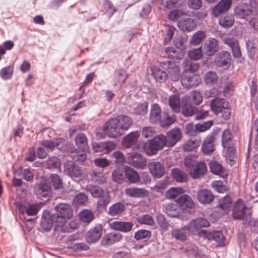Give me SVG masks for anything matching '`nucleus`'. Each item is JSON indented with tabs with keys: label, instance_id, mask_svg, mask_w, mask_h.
Listing matches in <instances>:
<instances>
[{
	"label": "nucleus",
	"instance_id": "f257e3e1",
	"mask_svg": "<svg viewBox=\"0 0 258 258\" xmlns=\"http://www.w3.org/2000/svg\"><path fill=\"white\" fill-rule=\"evenodd\" d=\"M181 138L179 128H174L167 133L166 136L162 134L157 135L151 140H148L144 144V148L148 155H155L164 147H173Z\"/></svg>",
	"mask_w": 258,
	"mask_h": 258
},
{
	"label": "nucleus",
	"instance_id": "f03ea898",
	"mask_svg": "<svg viewBox=\"0 0 258 258\" xmlns=\"http://www.w3.org/2000/svg\"><path fill=\"white\" fill-rule=\"evenodd\" d=\"M132 123V119L128 115H118L109 119L104 124L103 133L110 138L119 137L131 126Z\"/></svg>",
	"mask_w": 258,
	"mask_h": 258
},
{
	"label": "nucleus",
	"instance_id": "7ed1b4c3",
	"mask_svg": "<svg viewBox=\"0 0 258 258\" xmlns=\"http://www.w3.org/2000/svg\"><path fill=\"white\" fill-rule=\"evenodd\" d=\"M256 2L250 0L248 3H242L234 7V15L238 19L247 21L256 14Z\"/></svg>",
	"mask_w": 258,
	"mask_h": 258
},
{
	"label": "nucleus",
	"instance_id": "20e7f679",
	"mask_svg": "<svg viewBox=\"0 0 258 258\" xmlns=\"http://www.w3.org/2000/svg\"><path fill=\"white\" fill-rule=\"evenodd\" d=\"M93 198H97V208H106L110 201L109 192L97 185H89L87 188Z\"/></svg>",
	"mask_w": 258,
	"mask_h": 258
},
{
	"label": "nucleus",
	"instance_id": "39448f33",
	"mask_svg": "<svg viewBox=\"0 0 258 258\" xmlns=\"http://www.w3.org/2000/svg\"><path fill=\"white\" fill-rule=\"evenodd\" d=\"M55 210L56 213L51 215V220L54 222L64 220V219H71L73 216L72 209L68 204H58L55 206Z\"/></svg>",
	"mask_w": 258,
	"mask_h": 258
},
{
	"label": "nucleus",
	"instance_id": "423d86ee",
	"mask_svg": "<svg viewBox=\"0 0 258 258\" xmlns=\"http://www.w3.org/2000/svg\"><path fill=\"white\" fill-rule=\"evenodd\" d=\"M181 83L185 88H189L198 86L201 82L200 76L189 71H184L181 75Z\"/></svg>",
	"mask_w": 258,
	"mask_h": 258
},
{
	"label": "nucleus",
	"instance_id": "0eeeda50",
	"mask_svg": "<svg viewBox=\"0 0 258 258\" xmlns=\"http://www.w3.org/2000/svg\"><path fill=\"white\" fill-rule=\"evenodd\" d=\"M160 66L166 70L168 77L173 81L176 82L180 78V70L179 67L172 60H164L160 62Z\"/></svg>",
	"mask_w": 258,
	"mask_h": 258
},
{
	"label": "nucleus",
	"instance_id": "6e6552de",
	"mask_svg": "<svg viewBox=\"0 0 258 258\" xmlns=\"http://www.w3.org/2000/svg\"><path fill=\"white\" fill-rule=\"evenodd\" d=\"M55 231L62 233L72 232L79 227L78 223L70 219L55 222Z\"/></svg>",
	"mask_w": 258,
	"mask_h": 258
},
{
	"label": "nucleus",
	"instance_id": "1a4fd4ad",
	"mask_svg": "<svg viewBox=\"0 0 258 258\" xmlns=\"http://www.w3.org/2000/svg\"><path fill=\"white\" fill-rule=\"evenodd\" d=\"M200 234L201 235L206 236L210 241H214L216 243V247L223 246L225 244V237L221 231H214L209 232L202 230Z\"/></svg>",
	"mask_w": 258,
	"mask_h": 258
},
{
	"label": "nucleus",
	"instance_id": "9d476101",
	"mask_svg": "<svg viewBox=\"0 0 258 258\" xmlns=\"http://www.w3.org/2000/svg\"><path fill=\"white\" fill-rule=\"evenodd\" d=\"M181 211L183 213L190 214V210L195 208V205L190 197L187 195L180 196L176 201Z\"/></svg>",
	"mask_w": 258,
	"mask_h": 258
},
{
	"label": "nucleus",
	"instance_id": "9b49d317",
	"mask_svg": "<svg viewBox=\"0 0 258 258\" xmlns=\"http://www.w3.org/2000/svg\"><path fill=\"white\" fill-rule=\"evenodd\" d=\"M126 160L128 164L138 168H144L147 163L146 159L141 154L137 152L128 153Z\"/></svg>",
	"mask_w": 258,
	"mask_h": 258
},
{
	"label": "nucleus",
	"instance_id": "f8f14e48",
	"mask_svg": "<svg viewBox=\"0 0 258 258\" xmlns=\"http://www.w3.org/2000/svg\"><path fill=\"white\" fill-rule=\"evenodd\" d=\"M64 171L67 175L74 180L79 179L82 175L80 167L72 161H68L64 163Z\"/></svg>",
	"mask_w": 258,
	"mask_h": 258
},
{
	"label": "nucleus",
	"instance_id": "ddd939ff",
	"mask_svg": "<svg viewBox=\"0 0 258 258\" xmlns=\"http://www.w3.org/2000/svg\"><path fill=\"white\" fill-rule=\"evenodd\" d=\"M231 56L227 51H222L219 52L215 59V63L218 67L228 68L231 64Z\"/></svg>",
	"mask_w": 258,
	"mask_h": 258
},
{
	"label": "nucleus",
	"instance_id": "4468645a",
	"mask_svg": "<svg viewBox=\"0 0 258 258\" xmlns=\"http://www.w3.org/2000/svg\"><path fill=\"white\" fill-rule=\"evenodd\" d=\"M246 208L242 200H239L234 204L232 209V216L233 219L241 220L246 216Z\"/></svg>",
	"mask_w": 258,
	"mask_h": 258
},
{
	"label": "nucleus",
	"instance_id": "2eb2a0df",
	"mask_svg": "<svg viewBox=\"0 0 258 258\" xmlns=\"http://www.w3.org/2000/svg\"><path fill=\"white\" fill-rule=\"evenodd\" d=\"M103 227L101 224H96L87 232L86 239L89 243L97 241L102 234Z\"/></svg>",
	"mask_w": 258,
	"mask_h": 258
},
{
	"label": "nucleus",
	"instance_id": "dca6fc26",
	"mask_svg": "<svg viewBox=\"0 0 258 258\" xmlns=\"http://www.w3.org/2000/svg\"><path fill=\"white\" fill-rule=\"evenodd\" d=\"M218 41L213 38H208L205 42L203 50L205 55L212 56L218 50Z\"/></svg>",
	"mask_w": 258,
	"mask_h": 258
},
{
	"label": "nucleus",
	"instance_id": "f3484780",
	"mask_svg": "<svg viewBox=\"0 0 258 258\" xmlns=\"http://www.w3.org/2000/svg\"><path fill=\"white\" fill-rule=\"evenodd\" d=\"M216 139V134L214 132L210 133L204 141L202 149L204 154H210L214 151V142Z\"/></svg>",
	"mask_w": 258,
	"mask_h": 258
},
{
	"label": "nucleus",
	"instance_id": "a211bd4d",
	"mask_svg": "<svg viewBox=\"0 0 258 258\" xmlns=\"http://www.w3.org/2000/svg\"><path fill=\"white\" fill-rule=\"evenodd\" d=\"M197 198L201 204L208 205L213 201L214 196L210 190L202 189L197 191Z\"/></svg>",
	"mask_w": 258,
	"mask_h": 258
},
{
	"label": "nucleus",
	"instance_id": "6ab92c4d",
	"mask_svg": "<svg viewBox=\"0 0 258 258\" xmlns=\"http://www.w3.org/2000/svg\"><path fill=\"white\" fill-rule=\"evenodd\" d=\"M140 134L138 131L132 132L125 136L122 141V145L125 148H130L137 146Z\"/></svg>",
	"mask_w": 258,
	"mask_h": 258
},
{
	"label": "nucleus",
	"instance_id": "aec40b11",
	"mask_svg": "<svg viewBox=\"0 0 258 258\" xmlns=\"http://www.w3.org/2000/svg\"><path fill=\"white\" fill-rule=\"evenodd\" d=\"M163 211L171 217L181 218L180 209L176 203H170L163 206Z\"/></svg>",
	"mask_w": 258,
	"mask_h": 258
},
{
	"label": "nucleus",
	"instance_id": "412c9836",
	"mask_svg": "<svg viewBox=\"0 0 258 258\" xmlns=\"http://www.w3.org/2000/svg\"><path fill=\"white\" fill-rule=\"evenodd\" d=\"M232 0H221L213 9V14L215 17L219 16L221 14L225 13L231 6Z\"/></svg>",
	"mask_w": 258,
	"mask_h": 258
},
{
	"label": "nucleus",
	"instance_id": "4be33fe9",
	"mask_svg": "<svg viewBox=\"0 0 258 258\" xmlns=\"http://www.w3.org/2000/svg\"><path fill=\"white\" fill-rule=\"evenodd\" d=\"M148 167L151 174L156 178L162 177L165 173L164 166L159 162H152L149 163Z\"/></svg>",
	"mask_w": 258,
	"mask_h": 258
},
{
	"label": "nucleus",
	"instance_id": "5701e85b",
	"mask_svg": "<svg viewBox=\"0 0 258 258\" xmlns=\"http://www.w3.org/2000/svg\"><path fill=\"white\" fill-rule=\"evenodd\" d=\"M187 225L191 232H194L202 227L209 226L210 223L208 220L204 218H198L191 221Z\"/></svg>",
	"mask_w": 258,
	"mask_h": 258
},
{
	"label": "nucleus",
	"instance_id": "b1692460",
	"mask_svg": "<svg viewBox=\"0 0 258 258\" xmlns=\"http://www.w3.org/2000/svg\"><path fill=\"white\" fill-rule=\"evenodd\" d=\"M109 224L111 229L123 232L130 231L133 226L131 222L118 221L110 222Z\"/></svg>",
	"mask_w": 258,
	"mask_h": 258
},
{
	"label": "nucleus",
	"instance_id": "393cba45",
	"mask_svg": "<svg viewBox=\"0 0 258 258\" xmlns=\"http://www.w3.org/2000/svg\"><path fill=\"white\" fill-rule=\"evenodd\" d=\"M125 194L131 198H141L147 196L148 191L144 188L131 187L125 189Z\"/></svg>",
	"mask_w": 258,
	"mask_h": 258
},
{
	"label": "nucleus",
	"instance_id": "a878e982",
	"mask_svg": "<svg viewBox=\"0 0 258 258\" xmlns=\"http://www.w3.org/2000/svg\"><path fill=\"white\" fill-rule=\"evenodd\" d=\"M229 103L225 99L216 98L210 103L211 108L215 113H220L222 109L228 106Z\"/></svg>",
	"mask_w": 258,
	"mask_h": 258
},
{
	"label": "nucleus",
	"instance_id": "bb28decb",
	"mask_svg": "<svg viewBox=\"0 0 258 258\" xmlns=\"http://www.w3.org/2000/svg\"><path fill=\"white\" fill-rule=\"evenodd\" d=\"M197 25L196 22L193 19L185 18L178 21V28L183 31H191Z\"/></svg>",
	"mask_w": 258,
	"mask_h": 258
},
{
	"label": "nucleus",
	"instance_id": "cd10ccee",
	"mask_svg": "<svg viewBox=\"0 0 258 258\" xmlns=\"http://www.w3.org/2000/svg\"><path fill=\"white\" fill-rule=\"evenodd\" d=\"M224 42L231 48L234 57L236 58L241 57V51L237 40L233 38H228L224 39Z\"/></svg>",
	"mask_w": 258,
	"mask_h": 258
},
{
	"label": "nucleus",
	"instance_id": "c85d7f7f",
	"mask_svg": "<svg viewBox=\"0 0 258 258\" xmlns=\"http://www.w3.org/2000/svg\"><path fill=\"white\" fill-rule=\"evenodd\" d=\"M176 120V116L172 113L163 112L160 115L159 122L160 125L163 127L169 126Z\"/></svg>",
	"mask_w": 258,
	"mask_h": 258
},
{
	"label": "nucleus",
	"instance_id": "c756f323",
	"mask_svg": "<svg viewBox=\"0 0 258 258\" xmlns=\"http://www.w3.org/2000/svg\"><path fill=\"white\" fill-rule=\"evenodd\" d=\"M50 190V186L44 181H41L35 189V193L39 198L47 197Z\"/></svg>",
	"mask_w": 258,
	"mask_h": 258
},
{
	"label": "nucleus",
	"instance_id": "7c9ffc66",
	"mask_svg": "<svg viewBox=\"0 0 258 258\" xmlns=\"http://www.w3.org/2000/svg\"><path fill=\"white\" fill-rule=\"evenodd\" d=\"M209 167L211 172L221 177H224L226 176L227 173L222 165L215 160L211 161L209 163Z\"/></svg>",
	"mask_w": 258,
	"mask_h": 258
},
{
	"label": "nucleus",
	"instance_id": "2f4dec72",
	"mask_svg": "<svg viewBox=\"0 0 258 258\" xmlns=\"http://www.w3.org/2000/svg\"><path fill=\"white\" fill-rule=\"evenodd\" d=\"M201 143V138L196 136L186 141L183 144V148L185 151L190 152L198 148Z\"/></svg>",
	"mask_w": 258,
	"mask_h": 258
},
{
	"label": "nucleus",
	"instance_id": "473e14b6",
	"mask_svg": "<svg viewBox=\"0 0 258 258\" xmlns=\"http://www.w3.org/2000/svg\"><path fill=\"white\" fill-rule=\"evenodd\" d=\"M122 238L121 235L117 232H111L105 235L102 240L104 245H110L119 241Z\"/></svg>",
	"mask_w": 258,
	"mask_h": 258
},
{
	"label": "nucleus",
	"instance_id": "72a5a7b5",
	"mask_svg": "<svg viewBox=\"0 0 258 258\" xmlns=\"http://www.w3.org/2000/svg\"><path fill=\"white\" fill-rule=\"evenodd\" d=\"M207 170L205 163L200 162L189 171V174L192 178L197 179L204 174Z\"/></svg>",
	"mask_w": 258,
	"mask_h": 258
},
{
	"label": "nucleus",
	"instance_id": "f704fd0d",
	"mask_svg": "<svg viewBox=\"0 0 258 258\" xmlns=\"http://www.w3.org/2000/svg\"><path fill=\"white\" fill-rule=\"evenodd\" d=\"M76 145L78 149L82 151H88L89 147L88 141L86 135L81 133L75 138Z\"/></svg>",
	"mask_w": 258,
	"mask_h": 258
},
{
	"label": "nucleus",
	"instance_id": "c9c22d12",
	"mask_svg": "<svg viewBox=\"0 0 258 258\" xmlns=\"http://www.w3.org/2000/svg\"><path fill=\"white\" fill-rule=\"evenodd\" d=\"M190 232L187 225L181 229H173L171 231V234L175 239L183 241L186 239L187 233Z\"/></svg>",
	"mask_w": 258,
	"mask_h": 258
},
{
	"label": "nucleus",
	"instance_id": "e433bc0d",
	"mask_svg": "<svg viewBox=\"0 0 258 258\" xmlns=\"http://www.w3.org/2000/svg\"><path fill=\"white\" fill-rule=\"evenodd\" d=\"M125 170V176L131 182L137 183L140 182V176L135 170L129 167H126Z\"/></svg>",
	"mask_w": 258,
	"mask_h": 258
},
{
	"label": "nucleus",
	"instance_id": "4c0bfd02",
	"mask_svg": "<svg viewBox=\"0 0 258 258\" xmlns=\"http://www.w3.org/2000/svg\"><path fill=\"white\" fill-rule=\"evenodd\" d=\"M233 138V134L231 130L227 129L224 131L222 137V145L224 149L229 145L234 144Z\"/></svg>",
	"mask_w": 258,
	"mask_h": 258
},
{
	"label": "nucleus",
	"instance_id": "58836bf2",
	"mask_svg": "<svg viewBox=\"0 0 258 258\" xmlns=\"http://www.w3.org/2000/svg\"><path fill=\"white\" fill-rule=\"evenodd\" d=\"M161 108L159 105L157 103H154L152 105L150 113V120L153 123H157L160 119L161 115Z\"/></svg>",
	"mask_w": 258,
	"mask_h": 258
},
{
	"label": "nucleus",
	"instance_id": "ea45409f",
	"mask_svg": "<svg viewBox=\"0 0 258 258\" xmlns=\"http://www.w3.org/2000/svg\"><path fill=\"white\" fill-rule=\"evenodd\" d=\"M203 79L207 85L212 86L217 84L218 80V76L216 72L208 71L205 74Z\"/></svg>",
	"mask_w": 258,
	"mask_h": 258
},
{
	"label": "nucleus",
	"instance_id": "a19ab883",
	"mask_svg": "<svg viewBox=\"0 0 258 258\" xmlns=\"http://www.w3.org/2000/svg\"><path fill=\"white\" fill-rule=\"evenodd\" d=\"M127 78V75L124 71L121 70L116 71L114 72L113 78L114 85L116 86L118 85H122L125 82Z\"/></svg>",
	"mask_w": 258,
	"mask_h": 258
},
{
	"label": "nucleus",
	"instance_id": "79ce46f5",
	"mask_svg": "<svg viewBox=\"0 0 258 258\" xmlns=\"http://www.w3.org/2000/svg\"><path fill=\"white\" fill-rule=\"evenodd\" d=\"M169 105L172 110L175 113H178L180 110V101L179 97L177 95H172L168 99Z\"/></svg>",
	"mask_w": 258,
	"mask_h": 258
},
{
	"label": "nucleus",
	"instance_id": "37998d69",
	"mask_svg": "<svg viewBox=\"0 0 258 258\" xmlns=\"http://www.w3.org/2000/svg\"><path fill=\"white\" fill-rule=\"evenodd\" d=\"M124 205L121 203H117L111 205L108 209V214L111 216L121 214L124 210Z\"/></svg>",
	"mask_w": 258,
	"mask_h": 258
},
{
	"label": "nucleus",
	"instance_id": "c03bdc74",
	"mask_svg": "<svg viewBox=\"0 0 258 258\" xmlns=\"http://www.w3.org/2000/svg\"><path fill=\"white\" fill-rule=\"evenodd\" d=\"M171 174L173 178L177 182H185L187 178L186 173L179 168L173 169L171 171Z\"/></svg>",
	"mask_w": 258,
	"mask_h": 258
},
{
	"label": "nucleus",
	"instance_id": "a18cd8bd",
	"mask_svg": "<svg viewBox=\"0 0 258 258\" xmlns=\"http://www.w3.org/2000/svg\"><path fill=\"white\" fill-rule=\"evenodd\" d=\"M152 73L156 80L160 83L165 82L168 78L166 73L158 68H154Z\"/></svg>",
	"mask_w": 258,
	"mask_h": 258
},
{
	"label": "nucleus",
	"instance_id": "49530a36",
	"mask_svg": "<svg viewBox=\"0 0 258 258\" xmlns=\"http://www.w3.org/2000/svg\"><path fill=\"white\" fill-rule=\"evenodd\" d=\"M92 180L98 184H103L106 181L103 172L97 170H94L90 173Z\"/></svg>",
	"mask_w": 258,
	"mask_h": 258
},
{
	"label": "nucleus",
	"instance_id": "de8ad7c7",
	"mask_svg": "<svg viewBox=\"0 0 258 258\" xmlns=\"http://www.w3.org/2000/svg\"><path fill=\"white\" fill-rule=\"evenodd\" d=\"M198 112L197 108L193 106L191 103L184 104L181 107V113L184 116H190Z\"/></svg>",
	"mask_w": 258,
	"mask_h": 258
},
{
	"label": "nucleus",
	"instance_id": "09e8293b",
	"mask_svg": "<svg viewBox=\"0 0 258 258\" xmlns=\"http://www.w3.org/2000/svg\"><path fill=\"white\" fill-rule=\"evenodd\" d=\"M79 217L82 222L89 223L93 219L94 214L90 210H84L80 212Z\"/></svg>",
	"mask_w": 258,
	"mask_h": 258
},
{
	"label": "nucleus",
	"instance_id": "8fccbe9b",
	"mask_svg": "<svg viewBox=\"0 0 258 258\" xmlns=\"http://www.w3.org/2000/svg\"><path fill=\"white\" fill-rule=\"evenodd\" d=\"M205 33L202 31H198L194 33L190 41V44L193 46L199 45L205 38Z\"/></svg>",
	"mask_w": 258,
	"mask_h": 258
},
{
	"label": "nucleus",
	"instance_id": "3c124183",
	"mask_svg": "<svg viewBox=\"0 0 258 258\" xmlns=\"http://www.w3.org/2000/svg\"><path fill=\"white\" fill-rule=\"evenodd\" d=\"M203 99L201 92L198 91H192L190 94L189 101L191 104L198 105L202 103Z\"/></svg>",
	"mask_w": 258,
	"mask_h": 258
},
{
	"label": "nucleus",
	"instance_id": "603ef678",
	"mask_svg": "<svg viewBox=\"0 0 258 258\" xmlns=\"http://www.w3.org/2000/svg\"><path fill=\"white\" fill-rule=\"evenodd\" d=\"M234 20L232 16H225L219 20V24L224 28L231 27L234 24Z\"/></svg>",
	"mask_w": 258,
	"mask_h": 258
},
{
	"label": "nucleus",
	"instance_id": "864d4df0",
	"mask_svg": "<svg viewBox=\"0 0 258 258\" xmlns=\"http://www.w3.org/2000/svg\"><path fill=\"white\" fill-rule=\"evenodd\" d=\"M183 189L178 187H173L169 188L166 192V197L168 199H175L179 195L183 192Z\"/></svg>",
	"mask_w": 258,
	"mask_h": 258
},
{
	"label": "nucleus",
	"instance_id": "5fc2aeb1",
	"mask_svg": "<svg viewBox=\"0 0 258 258\" xmlns=\"http://www.w3.org/2000/svg\"><path fill=\"white\" fill-rule=\"evenodd\" d=\"M88 202V197L84 193H80L75 196L73 203L77 206H85Z\"/></svg>",
	"mask_w": 258,
	"mask_h": 258
},
{
	"label": "nucleus",
	"instance_id": "6e6d98bb",
	"mask_svg": "<svg viewBox=\"0 0 258 258\" xmlns=\"http://www.w3.org/2000/svg\"><path fill=\"white\" fill-rule=\"evenodd\" d=\"M232 206V200L230 197L226 196L219 202V206L225 213L229 211L230 208Z\"/></svg>",
	"mask_w": 258,
	"mask_h": 258
},
{
	"label": "nucleus",
	"instance_id": "4d7b16f0",
	"mask_svg": "<svg viewBox=\"0 0 258 258\" xmlns=\"http://www.w3.org/2000/svg\"><path fill=\"white\" fill-rule=\"evenodd\" d=\"M46 165L49 169H57L60 167V162L56 157L52 156L46 160Z\"/></svg>",
	"mask_w": 258,
	"mask_h": 258
},
{
	"label": "nucleus",
	"instance_id": "13d9d810",
	"mask_svg": "<svg viewBox=\"0 0 258 258\" xmlns=\"http://www.w3.org/2000/svg\"><path fill=\"white\" fill-rule=\"evenodd\" d=\"M187 254L189 258H198L199 254L197 247L194 244H189L186 247Z\"/></svg>",
	"mask_w": 258,
	"mask_h": 258
},
{
	"label": "nucleus",
	"instance_id": "bf43d9fd",
	"mask_svg": "<svg viewBox=\"0 0 258 258\" xmlns=\"http://www.w3.org/2000/svg\"><path fill=\"white\" fill-rule=\"evenodd\" d=\"M14 68L12 66L4 68L0 71V76L4 80L10 79L13 74Z\"/></svg>",
	"mask_w": 258,
	"mask_h": 258
},
{
	"label": "nucleus",
	"instance_id": "052dcab7",
	"mask_svg": "<svg viewBox=\"0 0 258 258\" xmlns=\"http://www.w3.org/2000/svg\"><path fill=\"white\" fill-rule=\"evenodd\" d=\"M188 57L192 60H197L201 58L203 56L201 47L197 49H194L188 51Z\"/></svg>",
	"mask_w": 258,
	"mask_h": 258
},
{
	"label": "nucleus",
	"instance_id": "680f3d73",
	"mask_svg": "<svg viewBox=\"0 0 258 258\" xmlns=\"http://www.w3.org/2000/svg\"><path fill=\"white\" fill-rule=\"evenodd\" d=\"M213 121L212 120L204 121L202 123L196 124L197 131L199 132H204L209 129L213 125Z\"/></svg>",
	"mask_w": 258,
	"mask_h": 258
},
{
	"label": "nucleus",
	"instance_id": "e2e57ef3",
	"mask_svg": "<svg viewBox=\"0 0 258 258\" xmlns=\"http://www.w3.org/2000/svg\"><path fill=\"white\" fill-rule=\"evenodd\" d=\"M211 186L216 191L223 193L227 190V187L224 183L220 180H215L212 182Z\"/></svg>",
	"mask_w": 258,
	"mask_h": 258
},
{
	"label": "nucleus",
	"instance_id": "0e129e2a",
	"mask_svg": "<svg viewBox=\"0 0 258 258\" xmlns=\"http://www.w3.org/2000/svg\"><path fill=\"white\" fill-rule=\"evenodd\" d=\"M151 236V232L149 230L142 229L135 233V238L137 240H147Z\"/></svg>",
	"mask_w": 258,
	"mask_h": 258
},
{
	"label": "nucleus",
	"instance_id": "69168bd1",
	"mask_svg": "<svg viewBox=\"0 0 258 258\" xmlns=\"http://www.w3.org/2000/svg\"><path fill=\"white\" fill-rule=\"evenodd\" d=\"M56 147L59 150L66 151L68 149L69 143L62 138H57L55 140Z\"/></svg>",
	"mask_w": 258,
	"mask_h": 258
},
{
	"label": "nucleus",
	"instance_id": "338daca9",
	"mask_svg": "<svg viewBox=\"0 0 258 258\" xmlns=\"http://www.w3.org/2000/svg\"><path fill=\"white\" fill-rule=\"evenodd\" d=\"M157 221L160 227L164 230H167L169 226V223L166 219L164 215L158 213L156 215Z\"/></svg>",
	"mask_w": 258,
	"mask_h": 258
},
{
	"label": "nucleus",
	"instance_id": "774afa93",
	"mask_svg": "<svg viewBox=\"0 0 258 258\" xmlns=\"http://www.w3.org/2000/svg\"><path fill=\"white\" fill-rule=\"evenodd\" d=\"M187 15V12L179 10H173L168 14L169 19L172 21H176L180 17Z\"/></svg>",
	"mask_w": 258,
	"mask_h": 258
}]
</instances>
